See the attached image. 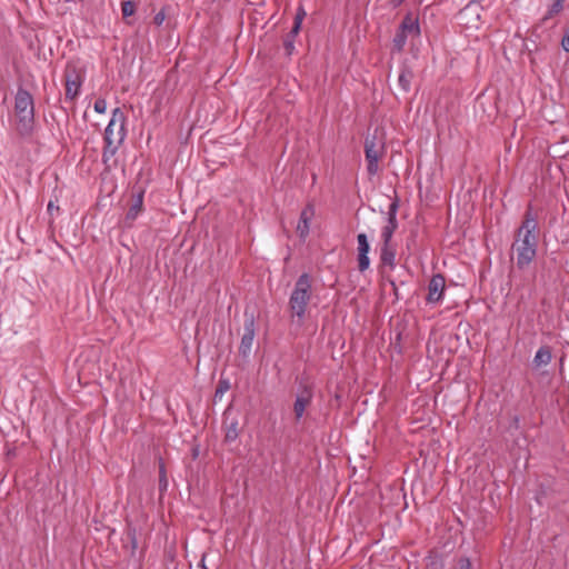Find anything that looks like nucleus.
I'll return each instance as SVG.
<instances>
[{
  "instance_id": "obj_5",
  "label": "nucleus",
  "mask_w": 569,
  "mask_h": 569,
  "mask_svg": "<svg viewBox=\"0 0 569 569\" xmlns=\"http://www.w3.org/2000/svg\"><path fill=\"white\" fill-rule=\"evenodd\" d=\"M385 138L378 136V129L368 133L365 139V157L369 176H376L379 171V161L386 156Z\"/></svg>"
},
{
  "instance_id": "obj_19",
  "label": "nucleus",
  "mask_w": 569,
  "mask_h": 569,
  "mask_svg": "<svg viewBox=\"0 0 569 569\" xmlns=\"http://www.w3.org/2000/svg\"><path fill=\"white\" fill-rule=\"evenodd\" d=\"M126 538L128 541V545H126V548H130V555L133 557L136 553V550L138 549V531L137 528L132 525H128L126 529Z\"/></svg>"
},
{
  "instance_id": "obj_6",
  "label": "nucleus",
  "mask_w": 569,
  "mask_h": 569,
  "mask_svg": "<svg viewBox=\"0 0 569 569\" xmlns=\"http://www.w3.org/2000/svg\"><path fill=\"white\" fill-rule=\"evenodd\" d=\"M256 336V319L254 315L249 313L248 310L244 311V323H243V335L241 337L240 346H239V355L247 359L250 356L252 343Z\"/></svg>"
},
{
  "instance_id": "obj_12",
  "label": "nucleus",
  "mask_w": 569,
  "mask_h": 569,
  "mask_svg": "<svg viewBox=\"0 0 569 569\" xmlns=\"http://www.w3.org/2000/svg\"><path fill=\"white\" fill-rule=\"evenodd\" d=\"M144 190L139 189L131 196V202L126 214V221L133 222L143 209Z\"/></svg>"
},
{
  "instance_id": "obj_28",
  "label": "nucleus",
  "mask_w": 569,
  "mask_h": 569,
  "mask_svg": "<svg viewBox=\"0 0 569 569\" xmlns=\"http://www.w3.org/2000/svg\"><path fill=\"white\" fill-rule=\"evenodd\" d=\"M452 569H473L472 562L468 556L457 558Z\"/></svg>"
},
{
  "instance_id": "obj_14",
  "label": "nucleus",
  "mask_w": 569,
  "mask_h": 569,
  "mask_svg": "<svg viewBox=\"0 0 569 569\" xmlns=\"http://www.w3.org/2000/svg\"><path fill=\"white\" fill-rule=\"evenodd\" d=\"M224 442L231 443L237 440L239 437L240 428H239V421L238 418L232 417L230 418L228 411L224 412Z\"/></svg>"
},
{
  "instance_id": "obj_7",
  "label": "nucleus",
  "mask_w": 569,
  "mask_h": 569,
  "mask_svg": "<svg viewBox=\"0 0 569 569\" xmlns=\"http://www.w3.org/2000/svg\"><path fill=\"white\" fill-rule=\"evenodd\" d=\"M399 209V199L396 197L388 208V223L382 228L381 239L382 246H393L391 243L392 236L398 228L397 212Z\"/></svg>"
},
{
  "instance_id": "obj_13",
  "label": "nucleus",
  "mask_w": 569,
  "mask_h": 569,
  "mask_svg": "<svg viewBox=\"0 0 569 569\" xmlns=\"http://www.w3.org/2000/svg\"><path fill=\"white\" fill-rule=\"evenodd\" d=\"M401 32H406L413 37H419L421 33L419 19L412 12H408L398 28Z\"/></svg>"
},
{
  "instance_id": "obj_15",
  "label": "nucleus",
  "mask_w": 569,
  "mask_h": 569,
  "mask_svg": "<svg viewBox=\"0 0 569 569\" xmlns=\"http://www.w3.org/2000/svg\"><path fill=\"white\" fill-rule=\"evenodd\" d=\"M412 79H413V71L411 70V68L408 64L403 63L400 67V72H399V77H398V84L403 92L407 93L410 91Z\"/></svg>"
},
{
  "instance_id": "obj_1",
  "label": "nucleus",
  "mask_w": 569,
  "mask_h": 569,
  "mask_svg": "<svg viewBox=\"0 0 569 569\" xmlns=\"http://www.w3.org/2000/svg\"><path fill=\"white\" fill-rule=\"evenodd\" d=\"M538 221L532 212V206L529 204L520 227L515 234L512 249L517 253L516 264L520 270L526 269L536 258L538 247Z\"/></svg>"
},
{
  "instance_id": "obj_25",
  "label": "nucleus",
  "mask_w": 569,
  "mask_h": 569,
  "mask_svg": "<svg viewBox=\"0 0 569 569\" xmlns=\"http://www.w3.org/2000/svg\"><path fill=\"white\" fill-rule=\"evenodd\" d=\"M369 252H358V269L360 272H365L370 267Z\"/></svg>"
},
{
  "instance_id": "obj_33",
  "label": "nucleus",
  "mask_w": 569,
  "mask_h": 569,
  "mask_svg": "<svg viewBox=\"0 0 569 569\" xmlns=\"http://www.w3.org/2000/svg\"><path fill=\"white\" fill-rule=\"evenodd\" d=\"M164 18H166L164 11H163V10H161V11H159V12L154 16V18H153V23H154L156 26H161V24L163 23V21H164Z\"/></svg>"
},
{
  "instance_id": "obj_17",
  "label": "nucleus",
  "mask_w": 569,
  "mask_h": 569,
  "mask_svg": "<svg viewBox=\"0 0 569 569\" xmlns=\"http://www.w3.org/2000/svg\"><path fill=\"white\" fill-rule=\"evenodd\" d=\"M551 359H552L551 348L549 346H542L536 352V356H535L532 362H533L535 367L539 368L541 366L549 365Z\"/></svg>"
},
{
  "instance_id": "obj_9",
  "label": "nucleus",
  "mask_w": 569,
  "mask_h": 569,
  "mask_svg": "<svg viewBox=\"0 0 569 569\" xmlns=\"http://www.w3.org/2000/svg\"><path fill=\"white\" fill-rule=\"evenodd\" d=\"M313 397L311 387L303 386L300 392L297 395L293 403L295 421L299 422L303 417L306 409L310 406Z\"/></svg>"
},
{
  "instance_id": "obj_29",
  "label": "nucleus",
  "mask_w": 569,
  "mask_h": 569,
  "mask_svg": "<svg viewBox=\"0 0 569 569\" xmlns=\"http://www.w3.org/2000/svg\"><path fill=\"white\" fill-rule=\"evenodd\" d=\"M168 487V480L166 475V468L164 465L161 463L159 468V489L161 491L167 490Z\"/></svg>"
},
{
  "instance_id": "obj_18",
  "label": "nucleus",
  "mask_w": 569,
  "mask_h": 569,
  "mask_svg": "<svg viewBox=\"0 0 569 569\" xmlns=\"http://www.w3.org/2000/svg\"><path fill=\"white\" fill-rule=\"evenodd\" d=\"M380 260H381L382 264L388 266L391 269H393L396 266V248H395V246H381Z\"/></svg>"
},
{
  "instance_id": "obj_37",
  "label": "nucleus",
  "mask_w": 569,
  "mask_h": 569,
  "mask_svg": "<svg viewBox=\"0 0 569 569\" xmlns=\"http://www.w3.org/2000/svg\"><path fill=\"white\" fill-rule=\"evenodd\" d=\"M52 209H54V206H53V203L50 201V202L48 203V211H49V212H51V210H52Z\"/></svg>"
},
{
  "instance_id": "obj_2",
  "label": "nucleus",
  "mask_w": 569,
  "mask_h": 569,
  "mask_svg": "<svg viewBox=\"0 0 569 569\" xmlns=\"http://www.w3.org/2000/svg\"><path fill=\"white\" fill-rule=\"evenodd\" d=\"M126 133V116L120 108H116L103 134L102 162L107 170L111 169L109 162L124 141Z\"/></svg>"
},
{
  "instance_id": "obj_36",
  "label": "nucleus",
  "mask_w": 569,
  "mask_h": 569,
  "mask_svg": "<svg viewBox=\"0 0 569 569\" xmlns=\"http://www.w3.org/2000/svg\"><path fill=\"white\" fill-rule=\"evenodd\" d=\"M513 423H515L516 427H518V425H519V417L518 416L513 417Z\"/></svg>"
},
{
  "instance_id": "obj_3",
  "label": "nucleus",
  "mask_w": 569,
  "mask_h": 569,
  "mask_svg": "<svg viewBox=\"0 0 569 569\" xmlns=\"http://www.w3.org/2000/svg\"><path fill=\"white\" fill-rule=\"evenodd\" d=\"M311 296V278L305 272L297 279L288 303L290 317L292 321H297L298 325L303 323Z\"/></svg>"
},
{
  "instance_id": "obj_4",
  "label": "nucleus",
  "mask_w": 569,
  "mask_h": 569,
  "mask_svg": "<svg viewBox=\"0 0 569 569\" xmlns=\"http://www.w3.org/2000/svg\"><path fill=\"white\" fill-rule=\"evenodd\" d=\"M14 112L20 134H30L34 123V102L32 94L20 87L14 97Z\"/></svg>"
},
{
  "instance_id": "obj_32",
  "label": "nucleus",
  "mask_w": 569,
  "mask_h": 569,
  "mask_svg": "<svg viewBox=\"0 0 569 569\" xmlns=\"http://www.w3.org/2000/svg\"><path fill=\"white\" fill-rule=\"evenodd\" d=\"M561 46L565 51L569 52V26L565 30V34L561 41Z\"/></svg>"
},
{
  "instance_id": "obj_11",
  "label": "nucleus",
  "mask_w": 569,
  "mask_h": 569,
  "mask_svg": "<svg viewBox=\"0 0 569 569\" xmlns=\"http://www.w3.org/2000/svg\"><path fill=\"white\" fill-rule=\"evenodd\" d=\"M315 216V208L312 204H307L301 213L297 226V232L300 238L305 239L309 234L310 222Z\"/></svg>"
},
{
  "instance_id": "obj_34",
  "label": "nucleus",
  "mask_w": 569,
  "mask_h": 569,
  "mask_svg": "<svg viewBox=\"0 0 569 569\" xmlns=\"http://www.w3.org/2000/svg\"><path fill=\"white\" fill-rule=\"evenodd\" d=\"M390 284L392 287L393 295L396 296L397 299H399L398 287L396 282L393 280H390Z\"/></svg>"
},
{
  "instance_id": "obj_27",
  "label": "nucleus",
  "mask_w": 569,
  "mask_h": 569,
  "mask_svg": "<svg viewBox=\"0 0 569 569\" xmlns=\"http://www.w3.org/2000/svg\"><path fill=\"white\" fill-rule=\"evenodd\" d=\"M357 242H358V252H369L370 251V244L369 240L366 233H359L357 236Z\"/></svg>"
},
{
  "instance_id": "obj_21",
  "label": "nucleus",
  "mask_w": 569,
  "mask_h": 569,
  "mask_svg": "<svg viewBox=\"0 0 569 569\" xmlns=\"http://www.w3.org/2000/svg\"><path fill=\"white\" fill-rule=\"evenodd\" d=\"M408 36H409L408 33L401 32L399 29L397 30V32L393 37L392 43H393L395 49L398 52L403 50Z\"/></svg>"
},
{
  "instance_id": "obj_23",
  "label": "nucleus",
  "mask_w": 569,
  "mask_h": 569,
  "mask_svg": "<svg viewBox=\"0 0 569 569\" xmlns=\"http://www.w3.org/2000/svg\"><path fill=\"white\" fill-rule=\"evenodd\" d=\"M479 8H480L479 1L478 0H471L460 11V14L463 16V14H468V13H475L476 14V20H479L480 19V13L478 11Z\"/></svg>"
},
{
  "instance_id": "obj_10",
  "label": "nucleus",
  "mask_w": 569,
  "mask_h": 569,
  "mask_svg": "<svg viewBox=\"0 0 569 569\" xmlns=\"http://www.w3.org/2000/svg\"><path fill=\"white\" fill-rule=\"evenodd\" d=\"M446 279L441 273L433 274L428 284L427 302L438 303L443 296Z\"/></svg>"
},
{
  "instance_id": "obj_31",
  "label": "nucleus",
  "mask_w": 569,
  "mask_h": 569,
  "mask_svg": "<svg viewBox=\"0 0 569 569\" xmlns=\"http://www.w3.org/2000/svg\"><path fill=\"white\" fill-rule=\"evenodd\" d=\"M94 111L98 112V113H104L106 112V109H107V102L104 99H97L94 101Z\"/></svg>"
},
{
  "instance_id": "obj_26",
  "label": "nucleus",
  "mask_w": 569,
  "mask_h": 569,
  "mask_svg": "<svg viewBox=\"0 0 569 569\" xmlns=\"http://www.w3.org/2000/svg\"><path fill=\"white\" fill-rule=\"evenodd\" d=\"M136 3L131 0L122 1L121 3V12L123 18H128L133 16L136 12Z\"/></svg>"
},
{
  "instance_id": "obj_8",
  "label": "nucleus",
  "mask_w": 569,
  "mask_h": 569,
  "mask_svg": "<svg viewBox=\"0 0 569 569\" xmlns=\"http://www.w3.org/2000/svg\"><path fill=\"white\" fill-rule=\"evenodd\" d=\"M66 99L73 100L82 86V77L74 67L64 70Z\"/></svg>"
},
{
  "instance_id": "obj_35",
  "label": "nucleus",
  "mask_w": 569,
  "mask_h": 569,
  "mask_svg": "<svg viewBox=\"0 0 569 569\" xmlns=\"http://www.w3.org/2000/svg\"><path fill=\"white\" fill-rule=\"evenodd\" d=\"M405 0H390V3L393 8L399 7Z\"/></svg>"
},
{
  "instance_id": "obj_30",
  "label": "nucleus",
  "mask_w": 569,
  "mask_h": 569,
  "mask_svg": "<svg viewBox=\"0 0 569 569\" xmlns=\"http://www.w3.org/2000/svg\"><path fill=\"white\" fill-rule=\"evenodd\" d=\"M426 569H445V563L438 557H435V558L430 557L429 561L426 565Z\"/></svg>"
},
{
  "instance_id": "obj_20",
  "label": "nucleus",
  "mask_w": 569,
  "mask_h": 569,
  "mask_svg": "<svg viewBox=\"0 0 569 569\" xmlns=\"http://www.w3.org/2000/svg\"><path fill=\"white\" fill-rule=\"evenodd\" d=\"M299 32H293V27L291 30L286 34L283 38V49L286 51V54L290 57L295 51V41Z\"/></svg>"
},
{
  "instance_id": "obj_24",
  "label": "nucleus",
  "mask_w": 569,
  "mask_h": 569,
  "mask_svg": "<svg viewBox=\"0 0 569 569\" xmlns=\"http://www.w3.org/2000/svg\"><path fill=\"white\" fill-rule=\"evenodd\" d=\"M230 389V383L227 379H220L216 391H214V400L221 399L222 396Z\"/></svg>"
},
{
  "instance_id": "obj_22",
  "label": "nucleus",
  "mask_w": 569,
  "mask_h": 569,
  "mask_svg": "<svg viewBox=\"0 0 569 569\" xmlns=\"http://www.w3.org/2000/svg\"><path fill=\"white\" fill-rule=\"evenodd\" d=\"M307 16V12L303 8L302 4H300L298 8H297V12H296V16H295V21H293V32H300L301 30V24H302V21L303 19L306 18Z\"/></svg>"
},
{
  "instance_id": "obj_16",
  "label": "nucleus",
  "mask_w": 569,
  "mask_h": 569,
  "mask_svg": "<svg viewBox=\"0 0 569 569\" xmlns=\"http://www.w3.org/2000/svg\"><path fill=\"white\" fill-rule=\"evenodd\" d=\"M563 2L565 0H552V3L549 6L545 16L540 19L537 27L547 26L551 19L558 16L563 9Z\"/></svg>"
}]
</instances>
